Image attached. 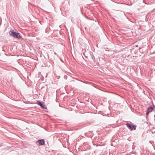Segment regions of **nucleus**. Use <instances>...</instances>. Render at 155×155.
Segmentation results:
<instances>
[{"mask_svg": "<svg viewBox=\"0 0 155 155\" xmlns=\"http://www.w3.org/2000/svg\"><path fill=\"white\" fill-rule=\"evenodd\" d=\"M9 34L14 38H20V36L19 33L14 32L13 30H11L9 32Z\"/></svg>", "mask_w": 155, "mask_h": 155, "instance_id": "f257e3e1", "label": "nucleus"}, {"mask_svg": "<svg viewBox=\"0 0 155 155\" xmlns=\"http://www.w3.org/2000/svg\"><path fill=\"white\" fill-rule=\"evenodd\" d=\"M127 127L129 128L131 130H135L136 129V126L133 125L132 124H130L129 123H128L127 124Z\"/></svg>", "mask_w": 155, "mask_h": 155, "instance_id": "f03ea898", "label": "nucleus"}, {"mask_svg": "<svg viewBox=\"0 0 155 155\" xmlns=\"http://www.w3.org/2000/svg\"><path fill=\"white\" fill-rule=\"evenodd\" d=\"M154 107V105H151L149 107H148L146 113L148 115L149 113L151 112L153 110Z\"/></svg>", "mask_w": 155, "mask_h": 155, "instance_id": "7ed1b4c3", "label": "nucleus"}, {"mask_svg": "<svg viewBox=\"0 0 155 155\" xmlns=\"http://www.w3.org/2000/svg\"><path fill=\"white\" fill-rule=\"evenodd\" d=\"M37 142L39 143V145H43L45 143V141L43 140H39Z\"/></svg>", "mask_w": 155, "mask_h": 155, "instance_id": "20e7f679", "label": "nucleus"}, {"mask_svg": "<svg viewBox=\"0 0 155 155\" xmlns=\"http://www.w3.org/2000/svg\"><path fill=\"white\" fill-rule=\"evenodd\" d=\"M36 104L41 106V107L43 108L47 109L45 107L43 104H41L40 101H37L36 102Z\"/></svg>", "mask_w": 155, "mask_h": 155, "instance_id": "39448f33", "label": "nucleus"}]
</instances>
